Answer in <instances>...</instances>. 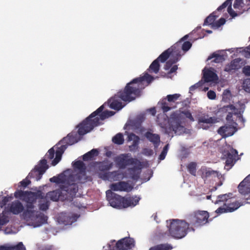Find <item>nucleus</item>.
Here are the masks:
<instances>
[{
	"label": "nucleus",
	"instance_id": "1",
	"mask_svg": "<svg viewBox=\"0 0 250 250\" xmlns=\"http://www.w3.org/2000/svg\"><path fill=\"white\" fill-rule=\"evenodd\" d=\"M104 109V105H101L79 125V135H83L91 131L95 127L100 125V120H104L115 114V112L112 111H103Z\"/></svg>",
	"mask_w": 250,
	"mask_h": 250
},
{
	"label": "nucleus",
	"instance_id": "2",
	"mask_svg": "<svg viewBox=\"0 0 250 250\" xmlns=\"http://www.w3.org/2000/svg\"><path fill=\"white\" fill-rule=\"evenodd\" d=\"M154 80L153 77L146 73L143 76L136 78L126 84L124 89L119 93V96L123 101L130 102L140 95V85L143 81L150 83Z\"/></svg>",
	"mask_w": 250,
	"mask_h": 250
},
{
	"label": "nucleus",
	"instance_id": "3",
	"mask_svg": "<svg viewBox=\"0 0 250 250\" xmlns=\"http://www.w3.org/2000/svg\"><path fill=\"white\" fill-rule=\"evenodd\" d=\"M106 196L107 200L111 207L119 209L135 207L140 200V198L137 196L122 197L111 190L106 191Z\"/></svg>",
	"mask_w": 250,
	"mask_h": 250
},
{
	"label": "nucleus",
	"instance_id": "4",
	"mask_svg": "<svg viewBox=\"0 0 250 250\" xmlns=\"http://www.w3.org/2000/svg\"><path fill=\"white\" fill-rule=\"evenodd\" d=\"M168 226L169 234L176 239H181L186 236L189 231H194L195 229L191 227L189 222L185 220L172 219Z\"/></svg>",
	"mask_w": 250,
	"mask_h": 250
},
{
	"label": "nucleus",
	"instance_id": "5",
	"mask_svg": "<svg viewBox=\"0 0 250 250\" xmlns=\"http://www.w3.org/2000/svg\"><path fill=\"white\" fill-rule=\"evenodd\" d=\"M209 213L205 210H196L187 216L191 227L195 229L202 227L208 223Z\"/></svg>",
	"mask_w": 250,
	"mask_h": 250
},
{
	"label": "nucleus",
	"instance_id": "6",
	"mask_svg": "<svg viewBox=\"0 0 250 250\" xmlns=\"http://www.w3.org/2000/svg\"><path fill=\"white\" fill-rule=\"evenodd\" d=\"M166 133L170 135L173 132L176 134L180 135L184 132V127L181 125L180 115L177 112H173L170 115L168 125L165 128Z\"/></svg>",
	"mask_w": 250,
	"mask_h": 250
},
{
	"label": "nucleus",
	"instance_id": "7",
	"mask_svg": "<svg viewBox=\"0 0 250 250\" xmlns=\"http://www.w3.org/2000/svg\"><path fill=\"white\" fill-rule=\"evenodd\" d=\"M14 196L26 203H35L37 199L44 198V193L41 190L32 192L18 190L15 192Z\"/></svg>",
	"mask_w": 250,
	"mask_h": 250
},
{
	"label": "nucleus",
	"instance_id": "8",
	"mask_svg": "<svg viewBox=\"0 0 250 250\" xmlns=\"http://www.w3.org/2000/svg\"><path fill=\"white\" fill-rule=\"evenodd\" d=\"M49 166L47 164V161L45 159H42L36 165L34 168L32 169L28 174V177L29 178H35L36 181L40 180L44 173L48 168Z\"/></svg>",
	"mask_w": 250,
	"mask_h": 250
},
{
	"label": "nucleus",
	"instance_id": "9",
	"mask_svg": "<svg viewBox=\"0 0 250 250\" xmlns=\"http://www.w3.org/2000/svg\"><path fill=\"white\" fill-rule=\"evenodd\" d=\"M181 43L176 42L170 48L164 51L156 59L161 62H165L168 58H172L175 55L181 56L180 55Z\"/></svg>",
	"mask_w": 250,
	"mask_h": 250
},
{
	"label": "nucleus",
	"instance_id": "10",
	"mask_svg": "<svg viewBox=\"0 0 250 250\" xmlns=\"http://www.w3.org/2000/svg\"><path fill=\"white\" fill-rule=\"evenodd\" d=\"M243 205V203L235 200L234 198L232 197L229 200V203L226 204L225 206H222L218 208L215 210V212L218 215L224 213L232 212L237 210Z\"/></svg>",
	"mask_w": 250,
	"mask_h": 250
},
{
	"label": "nucleus",
	"instance_id": "11",
	"mask_svg": "<svg viewBox=\"0 0 250 250\" xmlns=\"http://www.w3.org/2000/svg\"><path fill=\"white\" fill-rule=\"evenodd\" d=\"M238 190L246 203L250 204V174L239 184Z\"/></svg>",
	"mask_w": 250,
	"mask_h": 250
},
{
	"label": "nucleus",
	"instance_id": "12",
	"mask_svg": "<svg viewBox=\"0 0 250 250\" xmlns=\"http://www.w3.org/2000/svg\"><path fill=\"white\" fill-rule=\"evenodd\" d=\"M114 161L117 166L120 169H124L127 166L133 165L137 163V159L128 158V154H122L115 157Z\"/></svg>",
	"mask_w": 250,
	"mask_h": 250
},
{
	"label": "nucleus",
	"instance_id": "13",
	"mask_svg": "<svg viewBox=\"0 0 250 250\" xmlns=\"http://www.w3.org/2000/svg\"><path fill=\"white\" fill-rule=\"evenodd\" d=\"M127 173L125 172H121L119 170H115L110 172H104L100 174V178L104 180L109 181H118L127 178Z\"/></svg>",
	"mask_w": 250,
	"mask_h": 250
},
{
	"label": "nucleus",
	"instance_id": "14",
	"mask_svg": "<svg viewBox=\"0 0 250 250\" xmlns=\"http://www.w3.org/2000/svg\"><path fill=\"white\" fill-rule=\"evenodd\" d=\"M135 246L134 239L128 237L123 238L119 240L116 244V246L110 250H129Z\"/></svg>",
	"mask_w": 250,
	"mask_h": 250
},
{
	"label": "nucleus",
	"instance_id": "15",
	"mask_svg": "<svg viewBox=\"0 0 250 250\" xmlns=\"http://www.w3.org/2000/svg\"><path fill=\"white\" fill-rule=\"evenodd\" d=\"M27 221H31L34 227H38L47 223V217L43 213L39 211L32 214L30 218L25 219Z\"/></svg>",
	"mask_w": 250,
	"mask_h": 250
},
{
	"label": "nucleus",
	"instance_id": "16",
	"mask_svg": "<svg viewBox=\"0 0 250 250\" xmlns=\"http://www.w3.org/2000/svg\"><path fill=\"white\" fill-rule=\"evenodd\" d=\"M24 207L22 203L19 200H15L11 203L8 204L4 210L7 211V213H12L14 215H18L24 211Z\"/></svg>",
	"mask_w": 250,
	"mask_h": 250
},
{
	"label": "nucleus",
	"instance_id": "17",
	"mask_svg": "<svg viewBox=\"0 0 250 250\" xmlns=\"http://www.w3.org/2000/svg\"><path fill=\"white\" fill-rule=\"evenodd\" d=\"M216 122V118L215 117H209L208 115L201 116L198 119L199 127L204 129H208Z\"/></svg>",
	"mask_w": 250,
	"mask_h": 250
},
{
	"label": "nucleus",
	"instance_id": "18",
	"mask_svg": "<svg viewBox=\"0 0 250 250\" xmlns=\"http://www.w3.org/2000/svg\"><path fill=\"white\" fill-rule=\"evenodd\" d=\"M242 60L240 58H236L232 60L229 63L227 64L224 69V71L232 75L242 67Z\"/></svg>",
	"mask_w": 250,
	"mask_h": 250
},
{
	"label": "nucleus",
	"instance_id": "19",
	"mask_svg": "<svg viewBox=\"0 0 250 250\" xmlns=\"http://www.w3.org/2000/svg\"><path fill=\"white\" fill-rule=\"evenodd\" d=\"M134 167L127 168L129 177L133 180L137 181L140 176L141 169L143 167L142 163L137 159V163L134 164Z\"/></svg>",
	"mask_w": 250,
	"mask_h": 250
},
{
	"label": "nucleus",
	"instance_id": "20",
	"mask_svg": "<svg viewBox=\"0 0 250 250\" xmlns=\"http://www.w3.org/2000/svg\"><path fill=\"white\" fill-rule=\"evenodd\" d=\"M237 130L236 127L231 125H226L219 128L217 132L222 138L232 136Z\"/></svg>",
	"mask_w": 250,
	"mask_h": 250
},
{
	"label": "nucleus",
	"instance_id": "21",
	"mask_svg": "<svg viewBox=\"0 0 250 250\" xmlns=\"http://www.w3.org/2000/svg\"><path fill=\"white\" fill-rule=\"evenodd\" d=\"M110 188L111 190L121 191H129L132 188L127 182L125 181H120L118 183L111 184L110 185Z\"/></svg>",
	"mask_w": 250,
	"mask_h": 250
},
{
	"label": "nucleus",
	"instance_id": "22",
	"mask_svg": "<svg viewBox=\"0 0 250 250\" xmlns=\"http://www.w3.org/2000/svg\"><path fill=\"white\" fill-rule=\"evenodd\" d=\"M120 91H121L118 92L113 98L109 100L108 102L110 104L109 106L111 108L117 110H120L124 106V105L122 104V102L118 99V98H120L123 100L119 96V93Z\"/></svg>",
	"mask_w": 250,
	"mask_h": 250
},
{
	"label": "nucleus",
	"instance_id": "23",
	"mask_svg": "<svg viewBox=\"0 0 250 250\" xmlns=\"http://www.w3.org/2000/svg\"><path fill=\"white\" fill-rule=\"evenodd\" d=\"M235 153H237V151L233 149H231L230 151H224L223 155L226 159V166L231 167L233 166Z\"/></svg>",
	"mask_w": 250,
	"mask_h": 250
},
{
	"label": "nucleus",
	"instance_id": "24",
	"mask_svg": "<svg viewBox=\"0 0 250 250\" xmlns=\"http://www.w3.org/2000/svg\"><path fill=\"white\" fill-rule=\"evenodd\" d=\"M67 147L66 144H62L60 146L57 147V149L55 153L56 157L51 163L52 166H56L61 161L62 156Z\"/></svg>",
	"mask_w": 250,
	"mask_h": 250
},
{
	"label": "nucleus",
	"instance_id": "25",
	"mask_svg": "<svg viewBox=\"0 0 250 250\" xmlns=\"http://www.w3.org/2000/svg\"><path fill=\"white\" fill-rule=\"evenodd\" d=\"M232 0H227L221 5L218 7L217 10L218 11H220L225 8L227 6H228V12L230 16L232 18L236 17L237 16V13L232 9L231 7Z\"/></svg>",
	"mask_w": 250,
	"mask_h": 250
},
{
	"label": "nucleus",
	"instance_id": "26",
	"mask_svg": "<svg viewBox=\"0 0 250 250\" xmlns=\"http://www.w3.org/2000/svg\"><path fill=\"white\" fill-rule=\"evenodd\" d=\"M203 78L204 81L206 83L214 82L218 79L217 74L210 69L204 71Z\"/></svg>",
	"mask_w": 250,
	"mask_h": 250
},
{
	"label": "nucleus",
	"instance_id": "27",
	"mask_svg": "<svg viewBox=\"0 0 250 250\" xmlns=\"http://www.w3.org/2000/svg\"><path fill=\"white\" fill-rule=\"evenodd\" d=\"M73 167L74 169L79 170L80 174L84 177L83 182L86 181V167L83 162L80 160L76 161L73 163Z\"/></svg>",
	"mask_w": 250,
	"mask_h": 250
},
{
	"label": "nucleus",
	"instance_id": "28",
	"mask_svg": "<svg viewBox=\"0 0 250 250\" xmlns=\"http://www.w3.org/2000/svg\"><path fill=\"white\" fill-rule=\"evenodd\" d=\"M232 197V193L219 195L217 196L216 200L214 202V203L215 204L222 203L223 204V206H225L226 204L229 203V200Z\"/></svg>",
	"mask_w": 250,
	"mask_h": 250
},
{
	"label": "nucleus",
	"instance_id": "29",
	"mask_svg": "<svg viewBox=\"0 0 250 250\" xmlns=\"http://www.w3.org/2000/svg\"><path fill=\"white\" fill-rule=\"evenodd\" d=\"M62 191L67 192L70 196H75L78 190V186L76 184L63 186L62 188Z\"/></svg>",
	"mask_w": 250,
	"mask_h": 250
},
{
	"label": "nucleus",
	"instance_id": "30",
	"mask_svg": "<svg viewBox=\"0 0 250 250\" xmlns=\"http://www.w3.org/2000/svg\"><path fill=\"white\" fill-rule=\"evenodd\" d=\"M113 164L112 162L108 161H103L100 162L98 166V169L100 171L99 173V176L100 174L104 172H109L108 171L112 168Z\"/></svg>",
	"mask_w": 250,
	"mask_h": 250
},
{
	"label": "nucleus",
	"instance_id": "31",
	"mask_svg": "<svg viewBox=\"0 0 250 250\" xmlns=\"http://www.w3.org/2000/svg\"><path fill=\"white\" fill-rule=\"evenodd\" d=\"M145 136L150 142L153 144L155 147L158 146L160 142V138L159 135L147 131L146 133Z\"/></svg>",
	"mask_w": 250,
	"mask_h": 250
},
{
	"label": "nucleus",
	"instance_id": "32",
	"mask_svg": "<svg viewBox=\"0 0 250 250\" xmlns=\"http://www.w3.org/2000/svg\"><path fill=\"white\" fill-rule=\"evenodd\" d=\"M35 203H27L26 209H24V211L22 213V218L25 219L30 218L32 214L36 213V210H34Z\"/></svg>",
	"mask_w": 250,
	"mask_h": 250
},
{
	"label": "nucleus",
	"instance_id": "33",
	"mask_svg": "<svg viewBox=\"0 0 250 250\" xmlns=\"http://www.w3.org/2000/svg\"><path fill=\"white\" fill-rule=\"evenodd\" d=\"M78 142V140L77 137V134H76L73 135L72 134H69L66 137L64 138L61 140L57 145V146L60 145L61 144L65 143L68 145H72Z\"/></svg>",
	"mask_w": 250,
	"mask_h": 250
},
{
	"label": "nucleus",
	"instance_id": "34",
	"mask_svg": "<svg viewBox=\"0 0 250 250\" xmlns=\"http://www.w3.org/2000/svg\"><path fill=\"white\" fill-rule=\"evenodd\" d=\"M161 104V108L164 113L176 107V104H173L171 103H169L166 98H164L162 100Z\"/></svg>",
	"mask_w": 250,
	"mask_h": 250
},
{
	"label": "nucleus",
	"instance_id": "35",
	"mask_svg": "<svg viewBox=\"0 0 250 250\" xmlns=\"http://www.w3.org/2000/svg\"><path fill=\"white\" fill-rule=\"evenodd\" d=\"M0 250H26V249L22 242H19L16 245L1 246Z\"/></svg>",
	"mask_w": 250,
	"mask_h": 250
},
{
	"label": "nucleus",
	"instance_id": "36",
	"mask_svg": "<svg viewBox=\"0 0 250 250\" xmlns=\"http://www.w3.org/2000/svg\"><path fill=\"white\" fill-rule=\"evenodd\" d=\"M62 193L61 190L56 189L48 192L46 194V197L53 201H57Z\"/></svg>",
	"mask_w": 250,
	"mask_h": 250
},
{
	"label": "nucleus",
	"instance_id": "37",
	"mask_svg": "<svg viewBox=\"0 0 250 250\" xmlns=\"http://www.w3.org/2000/svg\"><path fill=\"white\" fill-rule=\"evenodd\" d=\"M237 115L239 117L240 119L242 120L243 122H244V119H243L241 114L240 113V112L237 110H234V111H229V113L228 114L226 117V120L229 123H230L231 124H235L236 125V124L234 122L233 119H232V115Z\"/></svg>",
	"mask_w": 250,
	"mask_h": 250
},
{
	"label": "nucleus",
	"instance_id": "38",
	"mask_svg": "<svg viewBox=\"0 0 250 250\" xmlns=\"http://www.w3.org/2000/svg\"><path fill=\"white\" fill-rule=\"evenodd\" d=\"M160 64L158 60H155L150 65L148 71L150 73H154L157 74L160 70Z\"/></svg>",
	"mask_w": 250,
	"mask_h": 250
},
{
	"label": "nucleus",
	"instance_id": "39",
	"mask_svg": "<svg viewBox=\"0 0 250 250\" xmlns=\"http://www.w3.org/2000/svg\"><path fill=\"white\" fill-rule=\"evenodd\" d=\"M180 56H177V55H175L172 58H170L169 60L166 62L164 66L165 70H167L169 69L173 64H175L179 61Z\"/></svg>",
	"mask_w": 250,
	"mask_h": 250
},
{
	"label": "nucleus",
	"instance_id": "40",
	"mask_svg": "<svg viewBox=\"0 0 250 250\" xmlns=\"http://www.w3.org/2000/svg\"><path fill=\"white\" fill-rule=\"evenodd\" d=\"M58 221L64 225L71 224L72 223L71 218L66 214H61L59 218Z\"/></svg>",
	"mask_w": 250,
	"mask_h": 250
},
{
	"label": "nucleus",
	"instance_id": "41",
	"mask_svg": "<svg viewBox=\"0 0 250 250\" xmlns=\"http://www.w3.org/2000/svg\"><path fill=\"white\" fill-rule=\"evenodd\" d=\"M99 151L96 149H93L90 151L84 154L83 156V159L84 161L92 159L95 156L98 155Z\"/></svg>",
	"mask_w": 250,
	"mask_h": 250
},
{
	"label": "nucleus",
	"instance_id": "42",
	"mask_svg": "<svg viewBox=\"0 0 250 250\" xmlns=\"http://www.w3.org/2000/svg\"><path fill=\"white\" fill-rule=\"evenodd\" d=\"M172 247L168 244H162L151 247L149 250H171Z\"/></svg>",
	"mask_w": 250,
	"mask_h": 250
},
{
	"label": "nucleus",
	"instance_id": "43",
	"mask_svg": "<svg viewBox=\"0 0 250 250\" xmlns=\"http://www.w3.org/2000/svg\"><path fill=\"white\" fill-rule=\"evenodd\" d=\"M214 58L213 62L215 63L222 62L225 60L223 55H221L216 53H213L208 57V60Z\"/></svg>",
	"mask_w": 250,
	"mask_h": 250
},
{
	"label": "nucleus",
	"instance_id": "44",
	"mask_svg": "<svg viewBox=\"0 0 250 250\" xmlns=\"http://www.w3.org/2000/svg\"><path fill=\"white\" fill-rule=\"evenodd\" d=\"M9 217L6 210L2 211L0 214V228L9 222Z\"/></svg>",
	"mask_w": 250,
	"mask_h": 250
},
{
	"label": "nucleus",
	"instance_id": "45",
	"mask_svg": "<svg viewBox=\"0 0 250 250\" xmlns=\"http://www.w3.org/2000/svg\"><path fill=\"white\" fill-rule=\"evenodd\" d=\"M215 12H213L206 18L204 25H213L214 21L217 17V16L215 15Z\"/></svg>",
	"mask_w": 250,
	"mask_h": 250
},
{
	"label": "nucleus",
	"instance_id": "46",
	"mask_svg": "<svg viewBox=\"0 0 250 250\" xmlns=\"http://www.w3.org/2000/svg\"><path fill=\"white\" fill-rule=\"evenodd\" d=\"M112 142L117 145H122L124 142V139L122 133H118L112 138Z\"/></svg>",
	"mask_w": 250,
	"mask_h": 250
},
{
	"label": "nucleus",
	"instance_id": "47",
	"mask_svg": "<svg viewBox=\"0 0 250 250\" xmlns=\"http://www.w3.org/2000/svg\"><path fill=\"white\" fill-rule=\"evenodd\" d=\"M237 110V109L233 104L225 105L219 109V111L223 113H229V111Z\"/></svg>",
	"mask_w": 250,
	"mask_h": 250
},
{
	"label": "nucleus",
	"instance_id": "48",
	"mask_svg": "<svg viewBox=\"0 0 250 250\" xmlns=\"http://www.w3.org/2000/svg\"><path fill=\"white\" fill-rule=\"evenodd\" d=\"M181 96V95L179 94H174L172 95H168L167 96V100L169 103H171L173 104H176L177 105V103L176 101L179 99V98Z\"/></svg>",
	"mask_w": 250,
	"mask_h": 250
},
{
	"label": "nucleus",
	"instance_id": "49",
	"mask_svg": "<svg viewBox=\"0 0 250 250\" xmlns=\"http://www.w3.org/2000/svg\"><path fill=\"white\" fill-rule=\"evenodd\" d=\"M197 164L195 162H191L187 166L188 172L192 175L195 176Z\"/></svg>",
	"mask_w": 250,
	"mask_h": 250
},
{
	"label": "nucleus",
	"instance_id": "50",
	"mask_svg": "<svg viewBox=\"0 0 250 250\" xmlns=\"http://www.w3.org/2000/svg\"><path fill=\"white\" fill-rule=\"evenodd\" d=\"M203 174L206 178L209 177L211 176H213L214 177H218V172L217 171L212 170L210 168L206 169L203 172Z\"/></svg>",
	"mask_w": 250,
	"mask_h": 250
},
{
	"label": "nucleus",
	"instance_id": "51",
	"mask_svg": "<svg viewBox=\"0 0 250 250\" xmlns=\"http://www.w3.org/2000/svg\"><path fill=\"white\" fill-rule=\"evenodd\" d=\"M178 42L181 43L180 50L182 49L184 51H188L192 45L191 43L189 41L185 42L182 44L181 42Z\"/></svg>",
	"mask_w": 250,
	"mask_h": 250
},
{
	"label": "nucleus",
	"instance_id": "52",
	"mask_svg": "<svg viewBox=\"0 0 250 250\" xmlns=\"http://www.w3.org/2000/svg\"><path fill=\"white\" fill-rule=\"evenodd\" d=\"M54 154H55V150H54V148L52 147V148H50V149H49L48 152L45 154L44 159H45L46 160H47V159L51 160L54 158Z\"/></svg>",
	"mask_w": 250,
	"mask_h": 250
},
{
	"label": "nucleus",
	"instance_id": "53",
	"mask_svg": "<svg viewBox=\"0 0 250 250\" xmlns=\"http://www.w3.org/2000/svg\"><path fill=\"white\" fill-rule=\"evenodd\" d=\"M243 87L245 91L250 93V79H246L243 82Z\"/></svg>",
	"mask_w": 250,
	"mask_h": 250
},
{
	"label": "nucleus",
	"instance_id": "54",
	"mask_svg": "<svg viewBox=\"0 0 250 250\" xmlns=\"http://www.w3.org/2000/svg\"><path fill=\"white\" fill-rule=\"evenodd\" d=\"M244 3L243 0H235L233 7L235 9H241L243 7Z\"/></svg>",
	"mask_w": 250,
	"mask_h": 250
},
{
	"label": "nucleus",
	"instance_id": "55",
	"mask_svg": "<svg viewBox=\"0 0 250 250\" xmlns=\"http://www.w3.org/2000/svg\"><path fill=\"white\" fill-rule=\"evenodd\" d=\"M226 20L223 18H221L218 21L214 22V23L213 25V26L218 28L221 26L223 25V24H224Z\"/></svg>",
	"mask_w": 250,
	"mask_h": 250
},
{
	"label": "nucleus",
	"instance_id": "56",
	"mask_svg": "<svg viewBox=\"0 0 250 250\" xmlns=\"http://www.w3.org/2000/svg\"><path fill=\"white\" fill-rule=\"evenodd\" d=\"M10 197L8 196H4L0 201V207L3 208L9 201Z\"/></svg>",
	"mask_w": 250,
	"mask_h": 250
},
{
	"label": "nucleus",
	"instance_id": "57",
	"mask_svg": "<svg viewBox=\"0 0 250 250\" xmlns=\"http://www.w3.org/2000/svg\"><path fill=\"white\" fill-rule=\"evenodd\" d=\"M29 177H28V176L24 179H23L22 181H21L20 183V186L26 188L27 186H28L30 183L31 181L28 179Z\"/></svg>",
	"mask_w": 250,
	"mask_h": 250
},
{
	"label": "nucleus",
	"instance_id": "58",
	"mask_svg": "<svg viewBox=\"0 0 250 250\" xmlns=\"http://www.w3.org/2000/svg\"><path fill=\"white\" fill-rule=\"evenodd\" d=\"M49 203L48 202L39 204V209L41 210L45 211L48 209Z\"/></svg>",
	"mask_w": 250,
	"mask_h": 250
},
{
	"label": "nucleus",
	"instance_id": "59",
	"mask_svg": "<svg viewBox=\"0 0 250 250\" xmlns=\"http://www.w3.org/2000/svg\"><path fill=\"white\" fill-rule=\"evenodd\" d=\"M207 96L210 100H214L216 98V95L215 92L213 90H209L207 93Z\"/></svg>",
	"mask_w": 250,
	"mask_h": 250
},
{
	"label": "nucleus",
	"instance_id": "60",
	"mask_svg": "<svg viewBox=\"0 0 250 250\" xmlns=\"http://www.w3.org/2000/svg\"><path fill=\"white\" fill-rule=\"evenodd\" d=\"M182 113L184 115H185L186 116V117L187 118L189 119L190 121H194V118L192 117L191 113L189 111H188V110L184 111H183L182 112Z\"/></svg>",
	"mask_w": 250,
	"mask_h": 250
},
{
	"label": "nucleus",
	"instance_id": "61",
	"mask_svg": "<svg viewBox=\"0 0 250 250\" xmlns=\"http://www.w3.org/2000/svg\"><path fill=\"white\" fill-rule=\"evenodd\" d=\"M243 72L245 75L250 76V66H244L243 68Z\"/></svg>",
	"mask_w": 250,
	"mask_h": 250
},
{
	"label": "nucleus",
	"instance_id": "62",
	"mask_svg": "<svg viewBox=\"0 0 250 250\" xmlns=\"http://www.w3.org/2000/svg\"><path fill=\"white\" fill-rule=\"evenodd\" d=\"M202 85V83L200 82L195 83V84L191 86L189 88V91H192L195 90L196 88L199 87Z\"/></svg>",
	"mask_w": 250,
	"mask_h": 250
},
{
	"label": "nucleus",
	"instance_id": "63",
	"mask_svg": "<svg viewBox=\"0 0 250 250\" xmlns=\"http://www.w3.org/2000/svg\"><path fill=\"white\" fill-rule=\"evenodd\" d=\"M49 181L52 183H60L61 182V179L59 177L56 176H53L49 179Z\"/></svg>",
	"mask_w": 250,
	"mask_h": 250
},
{
	"label": "nucleus",
	"instance_id": "64",
	"mask_svg": "<svg viewBox=\"0 0 250 250\" xmlns=\"http://www.w3.org/2000/svg\"><path fill=\"white\" fill-rule=\"evenodd\" d=\"M245 56L247 58H250V47L249 46L245 50Z\"/></svg>",
	"mask_w": 250,
	"mask_h": 250
}]
</instances>
